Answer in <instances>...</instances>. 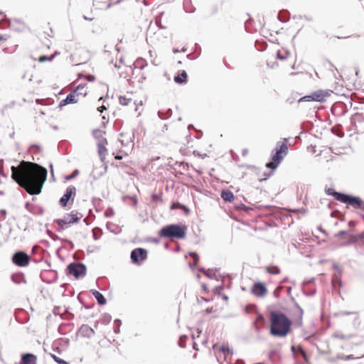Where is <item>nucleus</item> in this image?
<instances>
[{"instance_id": "c85d7f7f", "label": "nucleus", "mask_w": 364, "mask_h": 364, "mask_svg": "<svg viewBox=\"0 0 364 364\" xmlns=\"http://www.w3.org/2000/svg\"><path fill=\"white\" fill-rule=\"evenodd\" d=\"M278 20L282 23H287L289 21L290 13L287 10H281L277 15Z\"/></svg>"}, {"instance_id": "7c9ffc66", "label": "nucleus", "mask_w": 364, "mask_h": 364, "mask_svg": "<svg viewBox=\"0 0 364 364\" xmlns=\"http://www.w3.org/2000/svg\"><path fill=\"white\" fill-rule=\"evenodd\" d=\"M219 350L221 352L225 358L232 356L233 355V350L227 345H221L219 347Z\"/></svg>"}, {"instance_id": "6ab92c4d", "label": "nucleus", "mask_w": 364, "mask_h": 364, "mask_svg": "<svg viewBox=\"0 0 364 364\" xmlns=\"http://www.w3.org/2000/svg\"><path fill=\"white\" fill-rule=\"evenodd\" d=\"M220 268L217 267L208 269L207 273L205 274V277H207L210 279H215L216 281H221V282H223V275L217 274Z\"/></svg>"}, {"instance_id": "dca6fc26", "label": "nucleus", "mask_w": 364, "mask_h": 364, "mask_svg": "<svg viewBox=\"0 0 364 364\" xmlns=\"http://www.w3.org/2000/svg\"><path fill=\"white\" fill-rule=\"evenodd\" d=\"M68 214H65L63 218H58L54 220V223L57 225L56 230L58 232H61L68 228L70 222H68Z\"/></svg>"}, {"instance_id": "6e6d98bb", "label": "nucleus", "mask_w": 364, "mask_h": 364, "mask_svg": "<svg viewBox=\"0 0 364 364\" xmlns=\"http://www.w3.org/2000/svg\"><path fill=\"white\" fill-rule=\"evenodd\" d=\"M79 174V171L75 169L71 174L67 175L65 176V181H70L75 178Z\"/></svg>"}, {"instance_id": "ddd939ff", "label": "nucleus", "mask_w": 364, "mask_h": 364, "mask_svg": "<svg viewBox=\"0 0 364 364\" xmlns=\"http://www.w3.org/2000/svg\"><path fill=\"white\" fill-rule=\"evenodd\" d=\"M78 99L76 97V90L71 91L65 99L62 100L58 105L59 108H62L69 104L77 102Z\"/></svg>"}, {"instance_id": "aec40b11", "label": "nucleus", "mask_w": 364, "mask_h": 364, "mask_svg": "<svg viewBox=\"0 0 364 364\" xmlns=\"http://www.w3.org/2000/svg\"><path fill=\"white\" fill-rule=\"evenodd\" d=\"M325 193L328 196H331L334 197L338 201H342L344 193L343 192H339L336 191L333 188H325Z\"/></svg>"}, {"instance_id": "864d4df0", "label": "nucleus", "mask_w": 364, "mask_h": 364, "mask_svg": "<svg viewBox=\"0 0 364 364\" xmlns=\"http://www.w3.org/2000/svg\"><path fill=\"white\" fill-rule=\"evenodd\" d=\"M102 134H103V132H102L101 130H100V129H94V130L92 131V135H93V136H94L95 139H98V141H100V139H102V138H104V137L102 136Z\"/></svg>"}, {"instance_id": "49530a36", "label": "nucleus", "mask_w": 364, "mask_h": 364, "mask_svg": "<svg viewBox=\"0 0 364 364\" xmlns=\"http://www.w3.org/2000/svg\"><path fill=\"white\" fill-rule=\"evenodd\" d=\"M56 53H57V52H55L54 54H53L50 56L46 55H41L38 58V61L41 63H44L46 61H52Z\"/></svg>"}, {"instance_id": "c9c22d12", "label": "nucleus", "mask_w": 364, "mask_h": 364, "mask_svg": "<svg viewBox=\"0 0 364 364\" xmlns=\"http://www.w3.org/2000/svg\"><path fill=\"white\" fill-rule=\"evenodd\" d=\"M122 200L126 202L127 200H130V205L133 207H136L138 203L137 198L136 196L124 195L122 196Z\"/></svg>"}, {"instance_id": "6e6552de", "label": "nucleus", "mask_w": 364, "mask_h": 364, "mask_svg": "<svg viewBox=\"0 0 364 364\" xmlns=\"http://www.w3.org/2000/svg\"><path fill=\"white\" fill-rule=\"evenodd\" d=\"M11 261L17 267H26L30 263L31 257L25 251L18 250L12 255Z\"/></svg>"}, {"instance_id": "72a5a7b5", "label": "nucleus", "mask_w": 364, "mask_h": 364, "mask_svg": "<svg viewBox=\"0 0 364 364\" xmlns=\"http://www.w3.org/2000/svg\"><path fill=\"white\" fill-rule=\"evenodd\" d=\"M188 255L194 259V262H189L188 266L191 269H194L200 260L199 255L196 252H189Z\"/></svg>"}, {"instance_id": "412c9836", "label": "nucleus", "mask_w": 364, "mask_h": 364, "mask_svg": "<svg viewBox=\"0 0 364 364\" xmlns=\"http://www.w3.org/2000/svg\"><path fill=\"white\" fill-rule=\"evenodd\" d=\"M262 209H264V215L275 216L279 212L280 208L273 205H262Z\"/></svg>"}, {"instance_id": "8fccbe9b", "label": "nucleus", "mask_w": 364, "mask_h": 364, "mask_svg": "<svg viewBox=\"0 0 364 364\" xmlns=\"http://www.w3.org/2000/svg\"><path fill=\"white\" fill-rule=\"evenodd\" d=\"M225 289V278L223 277V282L220 285L216 286L213 290V292L214 294L218 295V294H220V291L223 290Z\"/></svg>"}, {"instance_id": "c03bdc74", "label": "nucleus", "mask_w": 364, "mask_h": 364, "mask_svg": "<svg viewBox=\"0 0 364 364\" xmlns=\"http://www.w3.org/2000/svg\"><path fill=\"white\" fill-rule=\"evenodd\" d=\"M188 336L186 335H182L179 337L178 341V345L180 348H185L186 347V342Z\"/></svg>"}, {"instance_id": "338daca9", "label": "nucleus", "mask_w": 364, "mask_h": 364, "mask_svg": "<svg viewBox=\"0 0 364 364\" xmlns=\"http://www.w3.org/2000/svg\"><path fill=\"white\" fill-rule=\"evenodd\" d=\"M155 23H156V26L159 28H160V29L166 28V26L162 25L161 18H158V17H156Z\"/></svg>"}, {"instance_id": "a211bd4d", "label": "nucleus", "mask_w": 364, "mask_h": 364, "mask_svg": "<svg viewBox=\"0 0 364 364\" xmlns=\"http://www.w3.org/2000/svg\"><path fill=\"white\" fill-rule=\"evenodd\" d=\"M173 80L176 84L184 85L188 82V74L186 70L178 71L173 77Z\"/></svg>"}, {"instance_id": "774afa93", "label": "nucleus", "mask_w": 364, "mask_h": 364, "mask_svg": "<svg viewBox=\"0 0 364 364\" xmlns=\"http://www.w3.org/2000/svg\"><path fill=\"white\" fill-rule=\"evenodd\" d=\"M161 237H160L159 236L158 237H150L147 238V241L152 242H154L155 244H159L161 242Z\"/></svg>"}, {"instance_id": "c756f323", "label": "nucleus", "mask_w": 364, "mask_h": 364, "mask_svg": "<svg viewBox=\"0 0 364 364\" xmlns=\"http://www.w3.org/2000/svg\"><path fill=\"white\" fill-rule=\"evenodd\" d=\"M183 6L186 13L193 14L196 11V8L192 4V0H183Z\"/></svg>"}, {"instance_id": "a19ab883", "label": "nucleus", "mask_w": 364, "mask_h": 364, "mask_svg": "<svg viewBox=\"0 0 364 364\" xmlns=\"http://www.w3.org/2000/svg\"><path fill=\"white\" fill-rule=\"evenodd\" d=\"M303 315L304 311L301 312V314H296V316H292L294 319V323L298 327H301L303 325Z\"/></svg>"}, {"instance_id": "f257e3e1", "label": "nucleus", "mask_w": 364, "mask_h": 364, "mask_svg": "<svg viewBox=\"0 0 364 364\" xmlns=\"http://www.w3.org/2000/svg\"><path fill=\"white\" fill-rule=\"evenodd\" d=\"M11 169V178L29 195L41 193L48 175L46 168L37 163L23 160L17 166H12Z\"/></svg>"}, {"instance_id": "e2e57ef3", "label": "nucleus", "mask_w": 364, "mask_h": 364, "mask_svg": "<svg viewBox=\"0 0 364 364\" xmlns=\"http://www.w3.org/2000/svg\"><path fill=\"white\" fill-rule=\"evenodd\" d=\"M259 43V41L257 40L255 41V46L258 50L262 51L266 49L267 44L265 41L262 43V47H259V46H258Z\"/></svg>"}, {"instance_id": "58836bf2", "label": "nucleus", "mask_w": 364, "mask_h": 364, "mask_svg": "<svg viewBox=\"0 0 364 364\" xmlns=\"http://www.w3.org/2000/svg\"><path fill=\"white\" fill-rule=\"evenodd\" d=\"M297 349L302 355L303 358L305 359V360H308L309 358H308V355L306 354V352L305 351V350L303 348V347L300 345L297 346L296 347L294 346H291V351L294 353H295V350Z\"/></svg>"}, {"instance_id": "a18cd8bd", "label": "nucleus", "mask_w": 364, "mask_h": 364, "mask_svg": "<svg viewBox=\"0 0 364 364\" xmlns=\"http://www.w3.org/2000/svg\"><path fill=\"white\" fill-rule=\"evenodd\" d=\"M294 310L291 314V316H296V314H301V311H304L302 308L299 306V304L296 302L294 303Z\"/></svg>"}, {"instance_id": "f3484780", "label": "nucleus", "mask_w": 364, "mask_h": 364, "mask_svg": "<svg viewBox=\"0 0 364 364\" xmlns=\"http://www.w3.org/2000/svg\"><path fill=\"white\" fill-rule=\"evenodd\" d=\"M220 197L225 203H233L235 199L234 193L228 188H223L220 191Z\"/></svg>"}, {"instance_id": "13d9d810", "label": "nucleus", "mask_w": 364, "mask_h": 364, "mask_svg": "<svg viewBox=\"0 0 364 364\" xmlns=\"http://www.w3.org/2000/svg\"><path fill=\"white\" fill-rule=\"evenodd\" d=\"M354 240H355V243L360 241L364 244V232L355 234Z\"/></svg>"}, {"instance_id": "603ef678", "label": "nucleus", "mask_w": 364, "mask_h": 364, "mask_svg": "<svg viewBox=\"0 0 364 364\" xmlns=\"http://www.w3.org/2000/svg\"><path fill=\"white\" fill-rule=\"evenodd\" d=\"M242 167H246L247 169L255 171L257 175L260 173V168L254 166V165H250V164H245L242 165Z\"/></svg>"}, {"instance_id": "f704fd0d", "label": "nucleus", "mask_w": 364, "mask_h": 364, "mask_svg": "<svg viewBox=\"0 0 364 364\" xmlns=\"http://www.w3.org/2000/svg\"><path fill=\"white\" fill-rule=\"evenodd\" d=\"M364 358V354L360 355V356H358V357H354V355H352V354L346 355L342 354V353H338L336 355V358H338L339 360H343L360 359V358Z\"/></svg>"}, {"instance_id": "9b49d317", "label": "nucleus", "mask_w": 364, "mask_h": 364, "mask_svg": "<svg viewBox=\"0 0 364 364\" xmlns=\"http://www.w3.org/2000/svg\"><path fill=\"white\" fill-rule=\"evenodd\" d=\"M341 203H346L355 209H358L360 206V203H362V198L360 196L345 193Z\"/></svg>"}, {"instance_id": "b1692460", "label": "nucleus", "mask_w": 364, "mask_h": 364, "mask_svg": "<svg viewBox=\"0 0 364 364\" xmlns=\"http://www.w3.org/2000/svg\"><path fill=\"white\" fill-rule=\"evenodd\" d=\"M68 214L69 217L68 222H70V225L77 223L83 216L82 214L78 213L76 210H72L70 213Z\"/></svg>"}, {"instance_id": "3c124183", "label": "nucleus", "mask_w": 364, "mask_h": 364, "mask_svg": "<svg viewBox=\"0 0 364 364\" xmlns=\"http://www.w3.org/2000/svg\"><path fill=\"white\" fill-rule=\"evenodd\" d=\"M50 357L53 359V360L58 364H70L66 360L58 357L55 354L50 353Z\"/></svg>"}, {"instance_id": "de8ad7c7", "label": "nucleus", "mask_w": 364, "mask_h": 364, "mask_svg": "<svg viewBox=\"0 0 364 364\" xmlns=\"http://www.w3.org/2000/svg\"><path fill=\"white\" fill-rule=\"evenodd\" d=\"M290 55V52L288 50H285V53L282 54L280 50L277 52V58L281 60H286Z\"/></svg>"}, {"instance_id": "1a4fd4ad", "label": "nucleus", "mask_w": 364, "mask_h": 364, "mask_svg": "<svg viewBox=\"0 0 364 364\" xmlns=\"http://www.w3.org/2000/svg\"><path fill=\"white\" fill-rule=\"evenodd\" d=\"M76 195V188L74 186H69L66 190L65 193L59 200L60 205L65 208L68 205L70 200L73 203L74 201V198Z\"/></svg>"}, {"instance_id": "2eb2a0df", "label": "nucleus", "mask_w": 364, "mask_h": 364, "mask_svg": "<svg viewBox=\"0 0 364 364\" xmlns=\"http://www.w3.org/2000/svg\"><path fill=\"white\" fill-rule=\"evenodd\" d=\"M331 111L333 115L341 116L346 113L347 109L345 104L336 102L331 106Z\"/></svg>"}, {"instance_id": "79ce46f5", "label": "nucleus", "mask_w": 364, "mask_h": 364, "mask_svg": "<svg viewBox=\"0 0 364 364\" xmlns=\"http://www.w3.org/2000/svg\"><path fill=\"white\" fill-rule=\"evenodd\" d=\"M112 321V316L109 314L105 313L102 314L100 318V322L102 324L107 325L109 324Z\"/></svg>"}, {"instance_id": "9d476101", "label": "nucleus", "mask_w": 364, "mask_h": 364, "mask_svg": "<svg viewBox=\"0 0 364 364\" xmlns=\"http://www.w3.org/2000/svg\"><path fill=\"white\" fill-rule=\"evenodd\" d=\"M267 291L265 283L260 281L254 282L251 287V293L257 297H264Z\"/></svg>"}, {"instance_id": "f03ea898", "label": "nucleus", "mask_w": 364, "mask_h": 364, "mask_svg": "<svg viewBox=\"0 0 364 364\" xmlns=\"http://www.w3.org/2000/svg\"><path fill=\"white\" fill-rule=\"evenodd\" d=\"M270 315V335L277 338L286 337L291 331L292 321L279 310H272Z\"/></svg>"}, {"instance_id": "393cba45", "label": "nucleus", "mask_w": 364, "mask_h": 364, "mask_svg": "<svg viewBox=\"0 0 364 364\" xmlns=\"http://www.w3.org/2000/svg\"><path fill=\"white\" fill-rule=\"evenodd\" d=\"M91 294L94 296L99 305H105L107 303V300L104 295L96 289H91Z\"/></svg>"}, {"instance_id": "0eeeda50", "label": "nucleus", "mask_w": 364, "mask_h": 364, "mask_svg": "<svg viewBox=\"0 0 364 364\" xmlns=\"http://www.w3.org/2000/svg\"><path fill=\"white\" fill-rule=\"evenodd\" d=\"M148 258V250L143 247H136L130 252L131 263L141 266Z\"/></svg>"}, {"instance_id": "20e7f679", "label": "nucleus", "mask_w": 364, "mask_h": 364, "mask_svg": "<svg viewBox=\"0 0 364 364\" xmlns=\"http://www.w3.org/2000/svg\"><path fill=\"white\" fill-rule=\"evenodd\" d=\"M288 150L286 142L278 141L271 154L270 160L265 164L266 168L276 170L287 155Z\"/></svg>"}, {"instance_id": "4468645a", "label": "nucleus", "mask_w": 364, "mask_h": 364, "mask_svg": "<svg viewBox=\"0 0 364 364\" xmlns=\"http://www.w3.org/2000/svg\"><path fill=\"white\" fill-rule=\"evenodd\" d=\"M19 364H37V356L31 353H22Z\"/></svg>"}, {"instance_id": "37998d69", "label": "nucleus", "mask_w": 364, "mask_h": 364, "mask_svg": "<svg viewBox=\"0 0 364 364\" xmlns=\"http://www.w3.org/2000/svg\"><path fill=\"white\" fill-rule=\"evenodd\" d=\"M85 84H80L77 86V87L74 90H76V97H77L79 95H83L85 96L87 95V92L85 91L82 92L85 90Z\"/></svg>"}, {"instance_id": "39448f33", "label": "nucleus", "mask_w": 364, "mask_h": 364, "mask_svg": "<svg viewBox=\"0 0 364 364\" xmlns=\"http://www.w3.org/2000/svg\"><path fill=\"white\" fill-rule=\"evenodd\" d=\"M332 92L333 91L331 90H317L309 95L300 97L298 100V102H317L323 103L326 101V98L329 97Z\"/></svg>"}, {"instance_id": "cd10ccee", "label": "nucleus", "mask_w": 364, "mask_h": 364, "mask_svg": "<svg viewBox=\"0 0 364 364\" xmlns=\"http://www.w3.org/2000/svg\"><path fill=\"white\" fill-rule=\"evenodd\" d=\"M159 117L163 120L168 119L172 115V109L171 108L161 109L157 112Z\"/></svg>"}, {"instance_id": "0e129e2a", "label": "nucleus", "mask_w": 364, "mask_h": 364, "mask_svg": "<svg viewBox=\"0 0 364 364\" xmlns=\"http://www.w3.org/2000/svg\"><path fill=\"white\" fill-rule=\"evenodd\" d=\"M122 325V321L119 318H115V334L120 332L119 326Z\"/></svg>"}, {"instance_id": "e433bc0d", "label": "nucleus", "mask_w": 364, "mask_h": 364, "mask_svg": "<svg viewBox=\"0 0 364 364\" xmlns=\"http://www.w3.org/2000/svg\"><path fill=\"white\" fill-rule=\"evenodd\" d=\"M93 6L97 9H107L112 6V3L109 2L106 4V3L103 1H94Z\"/></svg>"}, {"instance_id": "09e8293b", "label": "nucleus", "mask_w": 364, "mask_h": 364, "mask_svg": "<svg viewBox=\"0 0 364 364\" xmlns=\"http://www.w3.org/2000/svg\"><path fill=\"white\" fill-rule=\"evenodd\" d=\"M119 101L120 105H122L123 106H127V105H128L132 102V99L131 98H127L125 96L119 95Z\"/></svg>"}, {"instance_id": "f8f14e48", "label": "nucleus", "mask_w": 364, "mask_h": 364, "mask_svg": "<svg viewBox=\"0 0 364 364\" xmlns=\"http://www.w3.org/2000/svg\"><path fill=\"white\" fill-rule=\"evenodd\" d=\"M262 205H254V206H247L242 201L235 202L233 203V208L238 212H242L247 214L250 213L252 210H262Z\"/></svg>"}, {"instance_id": "69168bd1", "label": "nucleus", "mask_w": 364, "mask_h": 364, "mask_svg": "<svg viewBox=\"0 0 364 364\" xmlns=\"http://www.w3.org/2000/svg\"><path fill=\"white\" fill-rule=\"evenodd\" d=\"M333 336L334 338H340L341 340H344V339H346V338H348L350 337V336H346V335H344V334H342V333H335L333 334Z\"/></svg>"}, {"instance_id": "5fc2aeb1", "label": "nucleus", "mask_w": 364, "mask_h": 364, "mask_svg": "<svg viewBox=\"0 0 364 364\" xmlns=\"http://www.w3.org/2000/svg\"><path fill=\"white\" fill-rule=\"evenodd\" d=\"M274 170L271 169L270 171L264 172L263 175H264V178H259V182L266 181L269 177H271L274 174Z\"/></svg>"}, {"instance_id": "bf43d9fd", "label": "nucleus", "mask_w": 364, "mask_h": 364, "mask_svg": "<svg viewBox=\"0 0 364 364\" xmlns=\"http://www.w3.org/2000/svg\"><path fill=\"white\" fill-rule=\"evenodd\" d=\"M177 205H179V209L182 210L185 215H188L190 213V209L188 206L181 203H178Z\"/></svg>"}, {"instance_id": "680f3d73", "label": "nucleus", "mask_w": 364, "mask_h": 364, "mask_svg": "<svg viewBox=\"0 0 364 364\" xmlns=\"http://www.w3.org/2000/svg\"><path fill=\"white\" fill-rule=\"evenodd\" d=\"M151 199L154 201H161L162 200V193H152L151 195Z\"/></svg>"}, {"instance_id": "4d7b16f0", "label": "nucleus", "mask_w": 364, "mask_h": 364, "mask_svg": "<svg viewBox=\"0 0 364 364\" xmlns=\"http://www.w3.org/2000/svg\"><path fill=\"white\" fill-rule=\"evenodd\" d=\"M284 289V287L279 284L276 289L273 291V295L275 298L279 299L280 297L279 291H282Z\"/></svg>"}, {"instance_id": "bb28decb", "label": "nucleus", "mask_w": 364, "mask_h": 364, "mask_svg": "<svg viewBox=\"0 0 364 364\" xmlns=\"http://www.w3.org/2000/svg\"><path fill=\"white\" fill-rule=\"evenodd\" d=\"M11 279L13 282L17 284L26 282L24 277V274L22 272L12 274L11 276Z\"/></svg>"}, {"instance_id": "2f4dec72", "label": "nucleus", "mask_w": 364, "mask_h": 364, "mask_svg": "<svg viewBox=\"0 0 364 364\" xmlns=\"http://www.w3.org/2000/svg\"><path fill=\"white\" fill-rule=\"evenodd\" d=\"M133 65H134L135 68L141 70L147 65V62L143 58L139 57L133 63Z\"/></svg>"}, {"instance_id": "a878e982", "label": "nucleus", "mask_w": 364, "mask_h": 364, "mask_svg": "<svg viewBox=\"0 0 364 364\" xmlns=\"http://www.w3.org/2000/svg\"><path fill=\"white\" fill-rule=\"evenodd\" d=\"M364 122V114L363 113L356 112L350 117V124L353 127H356V123Z\"/></svg>"}, {"instance_id": "423d86ee", "label": "nucleus", "mask_w": 364, "mask_h": 364, "mask_svg": "<svg viewBox=\"0 0 364 364\" xmlns=\"http://www.w3.org/2000/svg\"><path fill=\"white\" fill-rule=\"evenodd\" d=\"M68 275H73L75 279L82 278L86 275L87 267L84 263L73 262L65 269Z\"/></svg>"}, {"instance_id": "052dcab7", "label": "nucleus", "mask_w": 364, "mask_h": 364, "mask_svg": "<svg viewBox=\"0 0 364 364\" xmlns=\"http://www.w3.org/2000/svg\"><path fill=\"white\" fill-rule=\"evenodd\" d=\"M303 294L306 296H313L316 293V289H311L309 291H306L304 289H302Z\"/></svg>"}, {"instance_id": "4c0bfd02", "label": "nucleus", "mask_w": 364, "mask_h": 364, "mask_svg": "<svg viewBox=\"0 0 364 364\" xmlns=\"http://www.w3.org/2000/svg\"><path fill=\"white\" fill-rule=\"evenodd\" d=\"M130 73H133V69L131 65H126V69L124 71H122L119 73V75L120 77L127 79Z\"/></svg>"}, {"instance_id": "4be33fe9", "label": "nucleus", "mask_w": 364, "mask_h": 364, "mask_svg": "<svg viewBox=\"0 0 364 364\" xmlns=\"http://www.w3.org/2000/svg\"><path fill=\"white\" fill-rule=\"evenodd\" d=\"M80 335L83 337L91 338L95 334L94 330L88 325L83 324L79 329Z\"/></svg>"}, {"instance_id": "ea45409f", "label": "nucleus", "mask_w": 364, "mask_h": 364, "mask_svg": "<svg viewBox=\"0 0 364 364\" xmlns=\"http://www.w3.org/2000/svg\"><path fill=\"white\" fill-rule=\"evenodd\" d=\"M266 271L273 275L279 274L280 273V268L277 265H271L266 268Z\"/></svg>"}, {"instance_id": "5701e85b", "label": "nucleus", "mask_w": 364, "mask_h": 364, "mask_svg": "<svg viewBox=\"0 0 364 364\" xmlns=\"http://www.w3.org/2000/svg\"><path fill=\"white\" fill-rule=\"evenodd\" d=\"M105 144H107V140L105 138H102L97 142L98 154L102 161H104L105 159V154L107 152Z\"/></svg>"}, {"instance_id": "7ed1b4c3", "label": "nucleus", "mask_w": 364, "mask_h": 364, "mask_svg": "<svg viewBox=\"0 0 364 364\" xmlns=\"http://www.w3.org/2000/svg\"><path fill=\"white\" fill-rule=\"evenodd\" d=\"M187 225L181 223H171L163 226L158 231V236L163 238L183 240L187 234Z\"/></svg>"}, {"instance_id": "473e14b6", "label": "nucleus", "mask_w": 364, "mask_h": 364, "mask_svg": "<svg viewBox=\"0 0 364 364\" xmlns=\"http://www.w3.org/2000/svg\"><path fill=\"white\" fill-rule=\"evenodd\" d=\"M333 269L336 270L338 275H336V278L338 279V286L339 287H341L343 286L342 280H341V274L343 273V269L341 268V267L337 263H333L332 264Z\"/></svg>"}]
</instances>
